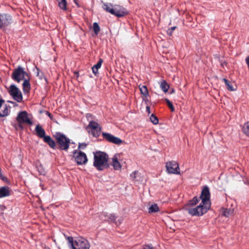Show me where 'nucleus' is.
Here are the masks:
<instances>
[{
    "label": "nucleus",
    "instance_id": "1",
    "mask_svg": "<svg viewBox=\"0 0 249 249\" xmlns=\"http://www.w3.org/2000/svg\"><path fill=\"white\" fill-rule=\"evenodd\" d=\"M108 157L105 152L96 151L94 153L93 166L99 171H102L109 167Z\"/></svg>",
    "mask_w": 249,
    "mask_h": 249
},
{
    "label": "nucleus",
    "instance_id": "2",
    "mask_svg": "<svg viewBox=\"0 0 249 249\" xmlns=\"http://www.w3.org/2000/svg\"><path fill=\"white\" fill-rule=\"evenodd\" d=\"M64 236L68 241V244L70 249H89L90 245L89 241L82 237L73 240L72 236Z\"/></svg>",
    "mask_w": 249,
    "mask_h": 249
},
{
    "label": "nucleus",
    "instance_id": "3",
    "mask_svg": "<svg viewBox=\"0 0 249 249\" xmlns=\"http://www.w3.org/2000/svg\"><path fill=\"white\" fill-rule=\"evenodd\" d=\"M103 8L107 12L117 17H122L127 14L126 9L120 5H112L110 3H104Z\"/></svg>",
    "mask_w": 249,
    "mask_h": 249
},
{
    "label": "nucleus",
    "instance_id": "4",
    "mask_svg": "<svg viewBox=\"0 0 249 249\" xmlns=\"http://www.w3.org/2000/svg\"><path fill=\"white\" fill-rule=\"evenodd\" d=\"M56 142L59 145V148L60 150L67 151L69 148L71 140L64 134L57 132L54 135Z\"/></svg>",
    "mask_w": 249,
    "mask_h": 249
},
{
    "label": "nucleus",
    "instance_id": "5",
    "mask_svg": "<svg viewBox=\"0 0 249 249\" xmlns=\"http://www.w3.org/2000/svg\"><path fill=\"white\" fill-rule=\"evenodd\" d=\"M210 208L208 206L204 205L200 203L199 205L195 208L187 207L186 211L192 216H201L206 213Z\"/></svg>",
    "mask_w": 249,
    "mask_h": 249
},
{
    "label": "nucleus",
    "instance_id": "6",
    "mask_svg": "<svg viewBox=\"0 0 249 249\" xmlns=\"http://www.w3.org/2000/svg\"><path fill=\"white\" fill-rule=\"evenodd\" d=\"M28 73L20 66H18L17 69L14 70L12 75V79L18 83H19L21 80L25 79L26 77H28Z\"/></svg>",
    "mask_w": 249,
    "mask_h": 249
},
{
    "label": "nucleus",
    "instance_id": "7",
    "mask_svg": "<svg viewBox=\"0 0 249 249\" xmlns=\"http://www.w3.org/2000/svg\"><path fill=\"white\" fill-rule=\"evenodd\" d=\"M210 193L209 187L208 186H205L202 189L199 199L202 200L201 203L204 205L208 206L209 208L211 207L210 202Z\"/></svg>",
    "mask_w": 249,
    "mask_h": 249
},
{
    "label": "nucleus",
    "instance_id": "8",
    "mask_svg": "<svg viewBox=\"0 0 249 249\" xmlns=\"http://www.w3.org/2000/svg\"><path fill=\"white\" fill-rule=\"evenodd\" d=\"M73 157L75 161L78 165L86 164L88 161L86 154L82 151L74 150L73 152Z\"/></svg>",
    "mask_w": 249,
    "mask_h": 249
},
{
    "label": "nucleus",
    "instance_id": "9",
    "mask_svg": "<svg viewBox=\"0 0 249 249\" xmlns=\"http://www.w3.org/2000/svg\"><path fill=\"white\" fill-rule=\"evenodd\" d=\"M9 93L13 98L18 102L22 100V95L20 90L14 85H11L9 87Z\"/></svg>",
    "mask_w": 249,
    "mask_h": 249
},
{
    "label": "nucleus",
    "instance_id": "10",
    "mask_svg": "<svg viewBox=\"0 0 249 249\" xmlns=\"http://www.w3.org/2000/svg\"><path fill=\"white\" fill-rule=\"evenodd\" d=\"M17 120L19 124L20 127L21 128V124H27L30 125L33 124L32 121L28 117V114L26 111L19 112L17 116Z\"/></svg>",
    "mask_w": 249,
    "mask_h": 249
},
{
    "label": "nucleus",
    "instance_id": "11",
    "mask_svg": "<svg viewBox=\"0 0 249 249\" xmlns=\"http://www.w3.org/2000/svg\"><path fill=\"white\" fill-rule=\"evenodd\" d=\"M166 168L167 172L169 174H179L180 173L178 164L175 161L167 162Z\"/></svg>",
    "mask_w": 249,
    "mask_h": 249
},
{
    "label": "nucleus",
    "instance_id": "12",
    "mask_svg": "<svg viewBox=\"0 0 249 249\" xmlns=\"http://www.w3.org/2000/svg\"><path fill=\"white\" fill-rule=\"evenodd\" d=\"M103 137L107 142L116 144H120L123 143V141L120 138L113 136V135L107 133H102Z\"/></svg>",
    "mask_w": 249,
    "mask_h": 249
},
{
    "label": "nucleus",
    "instance_id": "13",
    "mask_svg": "<svg viewBox=\"0 0 249 249\" xmlns=\"http://www.w3.org/2000/svg\"><path fill=\"white\" fill-rule=\"evenodd\" d=\"M11 22V17L6 14H0V28L4 29Z\"/></svg>",
    "mask_w": 249,
    "mask_h": 249
},
{
    "label": "nucleus",
    "instance_id": "14",
    "mask_svg": "<svg viewBox=\"0 0 249 249\" xmlns=\"http://www.w3.org/2000/svg\"><path fill=\"white\" fill-rule=\"evenodd\" d=\"M119 154H116L111 158V165L113 166V169L115 170H121L122 169V165L119 161V159L120 158Z\"/></svg>",
    "mask_w": 249,
    "mask_h": 249
},
{
    "label": "nucleus",
    "instance_id": "15",
    "mask_svg": "<svg viewBox=\"0 0 249 249\" xmlns=\"http://www.w3.org/2000/svg\"><path fill=\"white\" fill-rule=\"evenodd\" d=\"M11 194V190L7 186L0 187V198L9 196Z\"/></svg>",
    "mask_w": 249,
    "mask_h": 249
},
{
    "label": "nucleus",
    "instance_id": "16",
    "mask_svg": "<svg viewBox=\"0 0 249 249\" xmlns=\"http://www.w3.org/2000/svg\"><path fill=\"white\" fill-rule=\"evenodd\" d=\"M36 135L38 137L43 139L47 136L45 135V131L44 129L39 124H37L35 128Z\"/></svg>",
    "mask_w": 249,
    "mask_h": 249
},
{
    "label": "nucleus",
    "instance_id": "17",
    "mask_svg": "<svg viewBox=\"0 0 249 249\" xmlns=\"http://www.w3.org/2000/svg\"><path fill=\"white\" fill-rule=\"evenodd\" d=\"M28 78H25L24 79L23 83L22 84L23 87V90L24 92H29L31 89V85L30 83V78L29 77H27Z\"/></svg>",
    "mask_w": 249,
    "mask_h": 249
},
{
    "label": "nucleus",
    "instance_id": "18",
    "mask_svg": "<svg viewBox=\"0 0 249 249\" xmlns=\"http://www.w3.org/2000/svg\"><path fill=\"white\" fill-rule=\"evenodd\" d=\"M44 142L47 143L51 148H55L56 147L55 142L50 136H47L43 139Z\"/></svg>",
    "mask_w": 249,
    "mask_h": 249
},
{
    "label": "nucleus",
    "instance_id": "19",
    "mask_svg": "<svg viewBox=\"0 0 249 249\" xmlns=\"http://www.w3.org/2000/svg\"><path fill=\"white\" fill-rule=\"evenodd\" d=\"M103 62V61L102 59L100 58V59H99L97 63L96 64L94 65L92 67V72L95 75H96L98 73V69L101 68Z\"/></svg>",
    "mask_w": 249,
    "mask_h": 249
},
{
    "label": "nucleus",
    "instance_id": "20",
    "mask_svg": "<svg viewBox=\"0 0 249 249\" xmlns=\"http://www.w3.org/2000/svg\"><path fill=\"white\" fill-rule=\"evenodd\" d=\"M199 200V197H197V196L194 197L193 199L190 200L188 203L186 205L185 209H186L187 207H192L196 205L198 203Z\"/></svg>",
    "mask_w": 249,
    "mask_h": 249
},
{
    "label": "nucleus",
    "instance_id": "21",
    "mask_svg": "<svg viewBox=\"0 0 249 249\" xmlns=\"http://www.w3.org/2000/svg\"><path fill=\"white\" fill-rule=\"evenodd\" d=\"M101 218H103V217H105L104 220H108L111 222H115L116 216L114 214H110L109 215H107L105 213H103L101 215Z\"/></svg>",
    "mask_w": 249,
    "mask_h": 249
},
{
    "label": "nucleus",
    "instance_id": "22",
    "mask_svg": "<svg viewBox=\"0 0 249 249\" xmlns=\"http://www.w3.org/2000/svg\"><path fill=\"white\" fill-rule=\"evenodd\" d=\"M160 88L165 93L167 92L169 89V85L165 80H162L160 83Z\"/></svg>",
    "mask_w": 249,
    "mask_h": 249
},
{
    "label": "nucleus",
    "instance_id": "23",
    "mask_svg": "<svg viewBox=\"0 0 249 249\" xmlns=\"http://www.w3.org/2000/svg\"><path fill=\"white\" fill-rule=\"evenodd\" d=\"M141 93L144 97H147L149 96V93L147 87L145 86L140 85L139 86Z\"/></svg>",
    "mask_w": 249,
    "mask_h": 249
},
{
    "label": "nucleus",
    "instance_id": "24",
    "mask_svg": "<svg viewBox=\"0 0 249 249\" xmlns=\"http://www.w3.org/2000/svg\"><path fill=\"white\" fill-rule=\"evenodd\" d=\"M58 2V6L63 10H67V2L66 0H57Z\"/></svg>",
    "mask_w": 249,
    "mask_h": 249
},
{
    "label": "nucleus",
    "instance_id": "25",
    "mask_svg": "<svg viewBox=\"0 0 249 249\" xmlns=\"http://www.w3.org/2000/svg\"><path fill=\"white\" fill-rule=\"evenodd\" d=\"M158 211H159V208L156 204H152L148 209V212L149 213H156Z\"/></svg>",
    "mask_w": 249,
    "mask_h": 249
},
{
    "label": "nucleus",
    "instance_id": "26",
    "mask_svg": "<svg viewBox=\"0 0 249 249\" xmlns=\"http://www.w3.org/2000/svg\"><path fill=\"white\" fill-rule=\"evenodd\" d=\"M243 132L248 137H249V121L246 123L242 128Z\"/></svg>",
    "mask_w": 249,
    "mask_h": 249
},
{
    "label": "nucleus",
    "instance_id": "27",
    "mask_svg": "<svg viewBox=\"0 0 249 249\" xmlns=\"http://www.w3.org/2000/svg\"><path fill=\"white\" fill-rule=\"evenodd\" d=\"M223 80L226 86H227V88L229 90L233 91L235 90L232 84H231L227 79L224 78Z\"/></svg>",
    "mask_w": 249,
    "mask_h": 249
},
{
    "label": "nucleus",
    "instance_id": "28",
    "mask_svg": "<svg viewBox=\"0 0 249 249\" xmlns=\"http://www.w3.org/2000/svg\"><path fill=\"white\" fill-rule=\"evenodd\" d=\"M88 127L91 128V129H95L100 127V125L94 121H90Z\"/></svg>",
    "mask_w": 249,
    "mask_h": 249
},
{
    "label": "nucleus",
    "instance_id": "29",
    "mask_svg": "<svg viewBox=\"0 0 249 249\" xmlns=\"http://www.w3.org/2000/svg\"><path fill=\"white\" fill-rule=\"evenodd\" d=\"M101 130V128L98 127L97 129H91V132L94 137H98L100 135Z\"/></svg>",
    "mask_w": 249,
    "mask_h": 249
},
{
    "label": "nucleus",
    "instance_id": "30",
    "mask_svg": "<svg viewBox=\"0 0 249 249\" xmlns=\"http://www.w3.org/2000/svg\"><path fill=\"white\" fill-rule=\"evenodd\" d=\"M233 212V210L232 209H224L222 211V214L226 217H228L229 215L232 214Z\"/></svg>",
    "mask_w": 249,
    "mask_h": 249
},
{
    "label": "nucleus",
    "instance_id": "31",
    "mask_svg": "<svg viewBox=\"0 0 249 249\" xmlns=\"http://www.w3.org/2000/svg\"><path fill=\"white\" fill-rule=\"evenodd\" d=\"M9 114V110L8 107L5 106L4 109L2 111V112H0V117H3L8 116Z\"/></svg>",
    "mask_w": 249,
    "mask_h": 249
},
{
    "label": "nucleus",
    "instance_id": "32",
    "mask_svg": "<svg viewBox=\"0 0 249 249\" xmlns=\"http://www.w3.org/2000/svg\"><path fill=\"white\" fill-rule=\"evenodd\" d=\"M93 29L94 33L98 35L100 32V28L97 22H94L93 24Z\"/></svg>",
    "mask_w": 249,
    "mask_h": 249
},
{
    "label": "nucleus",
    "instance_id": "33",
    "mask_svg": "<svg viewBox=\"0 0 249 249\" xmlns=\"http://www.w3.org/2000/svg\"><path fill=\"white\" fill-rule=\"evenodd\" d=\"M150 120L154 124H157L159 123L158 118L153 114L151 115Z\"/></svg>",
    "mask_w": 249,
    "mask_h": 249
},
{
    "label": "nucleus",
    "instance_id": "34",
    "mask_svg": "<svg viewBox=\"0 0 249 249\" xmlns=\"http://www.w3.org/2000/svg\"><path fill=\"white\" fill-rule=\"evenodd\" d=\"M36 69L37 71L36 76H38L40 79L42 80L44 79L46 82H47V78L45 77L44 74L42 72H40L38 68H36Z\"/></svg>",
    "mask_w": 249,
    "mask_h": 249
},
{
    "label": "nucleus",
    "instance_id": "35",
    "mask_svg": "<svg viewBox=\"0 0 249 249\" xmlns=\"http://www.w3.org/2000/svg\"><path fill=\"white\" fill-rule=\"evenodd\" d=\"M165 100L167 103L168 106L171 109V111H174L175 109L172 103L168 99H165Z\"/></svg>",
    "mask_w": 249,
    "mask_h": 249
},
{
    "label": "nucleus",
    "instance_id": "36",
    "mask_svg": "<svg viewBox=\"0 0 249 249\" xmlns=\"http://www.w3.org/2000/svg\"><path fill=\"white\" fill-rule=\"evenodd\" d=\"M138 173L137 171H135L130 174V177L133 180H135Z\"/></svg>",
    "mask_w": 249,
    "mask_h": 249
},
{
    "label": "nucleus",
    "instance_id": "37",
    "mask_svg": "<svg viewBox=\"0 0 249 249\" xmlns=\"http://www.w3.org/2000/svg\"><path fill=\"white\" fill-rule=\"evenodd\" d=\"M142 249H153V247L151 244H145L142 246Z\"/></svg>",
    "mask_w": 249,
    "mask_h": 249
},
{
    "label": "nucleus",
    "instance_id": "38",
    "mask_svg": "<svg viewBox=\"0 0 249 249\" xmlns=\"http://www.w3.org/2000/svg\"><path fill=\"white\" fill-rule=\"evenodd\" d=\"M176 28V26L172 27L171 28L169 29L167 32V34L169 36H171L172 35L173 31Z\"/></svg>",
    "mask_w": 249,
    "mask_h": 249
},
{
    "label": "nucleus",
    "instance_id": "39",
    "mask_svg": "<svg viewBox=\"0 0 249 249\" xmlns=\"http://www.w3.org/2000/svg\"><path fill=\"white\" fill-rule=\"evenodd\" d=\"M87 144L85 142L79 143V145H78V148L83 149L87 146Z\"/></svg>",
    "mask_w": 249,
    "mask_h": 249
},
{
    "label": "nucleus",
    "instance_id": "40",
    "mask_svg": "<svg viewBox=\"0 0 249 249\" xmlns=\"http://www.w3.org/2000/svg\"><path fill=\"white\" fill-rule=\"evenodd\" d=\"M0 178L2 180H3L5 182H6L8 180L7 178L6 177H4V176H3L2 174L0 175Z\"/></svg>",
    "mask_w": 249,
    "mask_h": 249
},
{
    "label": "nucleus",
    "instance_id": "41",
    "mask_svg": "<svg viewBox=\"0 0 249 249\" xmlns=\"http://www.w3.org/2000/svg\"><path fill=\"white\" fill-rule=\"evenodd\" d=\"M45 114L49 117L51 119H53V115L48 111H46Z\"/></svg>",
    "mask_w": 249,
    "mask_h": 249
},
{
    "label": "nucleus",
    "instance_id": "42",
    "mask_svg": "<svg viewBox=\"0 0 249 249\" xmlns=\"http://www.w3.org/2000/svg\"><path fill=\"white\" fill-rule=\"evenodd\" d=\"M246 62L248 65V68L249 69V56H247L246 58Z\"/></svg>",
    "mask_w": 249,
    "mask_h": 249
},
{
    "label": "nucleus",
    "instance_id": "43",
    "mask_svg": "<svg viewBox=\"0 0 249 249\" xmlns=\"http://www.w3.org/2000/svg\"><path fill=\"white\" fill-rule=\"evenodd\" d=\"M146 111L148 113L150 114V107L149 106H147L146 107Z\"/></svg>",
    "mask_w": 249,
    "mask_h": 249
},
{
    "label": "nucleus",
    "instance_id": "44",
    "mask_svg": "<svg viewBox=\"0 0 249 249\" xmlns=\"http://www.w3.org/2000/svg\"><path fill=\"white\" fill-rule=\"evenodd\" d=\"M4 102V101L0 97V107H1L2 104Z\"/></svg>",
    "mask_w": 249,
    "mask_h": 249
},
{
    "label": "nucleus",
    "instance_id": "45",
    "mask_svg": "<svg viewBox=\"0 0 249 249\" xmlns=\"http://www.w3.org/2000/svg\"><path fill=\"white\" fill-rule=\"evenodd\" d=\"M73 1L74 2V3L78 6V7H79V4L78 3V0H73Z\"/></svg>",
    "mask_w": 249,
    "mask_h": 249
},
{
    "label": "nucleus",
    "instance_id": "46",
    "mask_svg": "<svg viewBox=\"0 0 249 249\" xmlns=\"http://www.w3.org/2000/svg\"><path fill=\"white\" fill-rule=\"evenodd\" d=\"M119 224H121V221H119Z\"/></svg>",
    "mask_w": 249,
    "mask_h": 249
}]
</instances>
